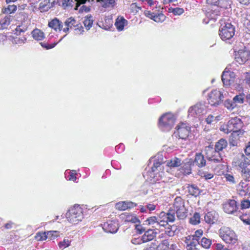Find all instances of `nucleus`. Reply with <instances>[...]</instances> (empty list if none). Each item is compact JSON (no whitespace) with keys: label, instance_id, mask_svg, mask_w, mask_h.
<instances>
[{"label":"nucleus","instance_id":"a878e982","mask_svg":"<svg viewBox=\"0 0 250 250\" xmlns=\"http://www.w3.org/2000/svg\"><path fill=\"white\" fill-rule=\"evenodd\" d=\"M31 34L33 38L37 41H42L45 37L44 33L37 28L34 29Z\"/></svg>","mask_w":250,"mask_h":250},{"label":"nucleus","instance_id":"79ce46f5","mask_svg":"<svg viewBox=\"0 0 250 250\" xmlns=\"http://www.w3.org/2000/svg\"><path fill=\"white\" fill-rule=\"evenodd\" d=\"M242 177L246 181L250 182V169L243 168L241 170Z\"/></svg>","mask_w":250,"mask_h":250},{"label":"nucleus","instance_id":"5701e85b","mask_svg":"<svg viewBox=\"0 0 250 250\" xmlns=\"http://www.w3.org/2000/svg\"><path fill=\"white\" fill-rule=\"evenodd\" d=\"M76 23V21L74 18L71 17L67 19L64 22V25L66 27L63 28V32L65 33H68L70 29H71L73 27H75Z\"/></svg>","mask_w":250,"mask_h":250},{"label":"nucleus","instance_id":"2f4dec72","mask_svg":"<svg viewBox=\"0 0 250 250\" xmlns=\"http://www.w3.org/2000/svg\"><path fill=\"white\" fill-rule=\"evenodd\" d=\"M221 120V116L217 115L214 116L211 114L209 115L206 119V122L208 124H216L218 121Z\"/></svg>","mask_w":250,"mask_h":250},{"label":"nucleus","instance_id":"052dcab7","mask_svg":"<svg viewBox=\"0 0 250 250\" xmlns=\"http://www.w3.org/2000/svg\"><path fill=\"white\" fill-rule=\"evenodd\" d=\"M57 44V43H54L51 44H47L43 42H41V45L42 46L43 48H46V49H51L54 47Z\"/></svg>","mask_w":250,"mask_h":250},{"label":"nucleus","instance_id":"ea45409f","mask_svg":"<svg viewBox=\"0 0 250 250\" xmlns=\"http://www.w3.org/2000/svg\"><path fill=\"white\" fill-rule=\"evenodd\" d=\"M170 247H169L168 242L167 240H165L160 243L157 247V250H170Z\"/></svg>","mask_w":250,"mask_h":250},{"label":"nucleus","instance_id":"423d86ee","mask_svg":"<svg viewBox=\"0 0 250 250\" xmlns=\"http://www.w3.org/2000/svg\"><path fill=\"white\" fill-rule=\"evenodd\" d=\"M234 27L230 23H226L221 25L219 31V35L223 41L230 40L234 35Z\"/></svg>","mask_w":250,"mask_h":250},{"label":"nucleus","instance_id":"dca6fc26","mask_svg":"<svg viewBox=\"0 0 250 250\" xmlns=\"http://www.w3.org/2000/svg\"><path fill=\"white\" fill-rule=\"evenodd\" d=\"M103 229L105 232L114 233L117 231L119 227L115 221H109L104 224Z\"/></svg>","mask_w":250,"mask_h":250},{"label":"nucleus","instance_id":"6ab92c4d","mask_svg":"<svg viewBox=\"0 0 250 250\" xmlns=\"http://www.w3.org/2000/svg\"><path fill=\"white\" fill-rule=\"evenodd\" d=\"M137 206L135 203L131 201H122L116 204L115 208L120 210H125L130 209Z\"/></svg>","mask_w":250,"mask_h":250},{"label":"nucleus","instance_id":"49530a36","mask_svg":"<svg viewBox=\"0 0 250 250\" xmlns=\"http://www.w3.org/2000/svg\"><path fill=\"white\" fill-rule=\"evenodd\" d=\"M166 16L162 13H155L153 20L157 22H162L165 21Z\"/></svg>","mask_w":250,"mask_h":250},{"label":"nucleus","instance_id":"f03ea898","mask_svg":"<svg viewBox=\"0 0 250 250\" xmlns=\"http://www.w3.org/2000/svg\"><path fill=\"white\" fill-rule=\"evenodd\" d=\"M219 236L227 244H234L237 242V236L230 228L222 227L219 230Z\"/></svg>","mask_w":250,"mask_h":250},{"label":"nucleus","instance_id":"f704fd0d","mask_svg":"<svg viewBox=\"0 0 250 250\" xmlns=\"http://www.w3.org/2000/svg\"><path fill=\"white\" fill-rule=\"evenodd\" d=\"M240 220L243 222L246 228L250 230V215L243 214L240 216Z\"/></svg>","mask_w":250,"mask_h":250},{"label":"nucleus","instance_id":"20e7f679","mask_svg":"<svg viewBox=\"0 0 250 250\" xmlns=\"http://www.w3.org/2000/svg\"><path fill=\"white\" fill-rule=\"evenodd\" d=\"M207 112V108L205 102H199L189 107L188 116L200 118Z\"/></svg>","mask_w":250,"mask_h":250},{"label":"nucleus","instance_id":"c756f323","mask_svg":"<svg viewBox=\"0 0 250 250\" xmlns=\"http://www.w3.org/2000/svg\"><path fill=\"white\" fill-rule=\"evenodd\" d=\"M228 143L226 140L221 139L219 140L215 144V149L214 150L220 152L227 146Z\"/></svg>","mask_w":250,"mask_h":250},{"label":"nucleus","instance_id":"37998d69","mask_svg":"<svg viewBox=\"0 0 250 250\" xmlns=\"http://www.w3.org/2000/svg\"><path fill=\"white\" fill-rule=\"evenodd\" d=\"M200 244L203 248L208 249L211 245V240L206 237H203L200 241Z\"/></svg>","mask_w":250,"mask_h":250},{"label":"nucleus","instance_id":"8fccbe9b","mask_svg":"<svg viewBox=\"0 0 250 250\" xmlns=\"http://www.w3.org/2000/svg\"><path fill=\"white\" fill-rule=\"evenodd\" d=\"M35 238L37 241H43L47 239L46 232H38Z\"/></svg>","mask_w":250,"mask_h":250},{"label":"nucleus","instance_id":"f3484780","mask_svg":"<svg viewBox=\"0 0 250 250\" xmlns=\"http://www.w3.org/2000/svg\"><path fill=\"white\" fill-rule=\"evenodd\" d=\"M243 134V130H237L232 132L229 138V142L230 146H237L239 143V139Z\"/></svg>","mask_w":250,"mask_h":250},{"label":"nucleus","instance_id":"b1692460","mask_svg":"<svg viewBox=\"0 0 250 250\" xmlns=\"http://www.w3.org/2000/svg\"><path fill=\"white\" fill-rule=\"evenodd\" d=\"M127 21L124 18L118 17L115 23V25L118 31H122L124 30V27L127 24Z\"/></svg>","mask_w":250,"mask_h":250},{"label":"nucleus","instance_id":"e433bc0d","mask_svg":"<svg viewBox=\"0 0 250 250\" xmlns=\"http://www.w3.org/2000/svg\"><path fill=\"white\" fill-rule=\"evenodd\" d=\"M71 240L68 238H64L62 241H60L58 244L59 248L63 250L70 246Z\"/></svg>","mask_w":250,"mask_h":250},{"label":"nucleus","instance_id":"a19ab883","mask_svg":"<svg viewBox=\"0 0 250 250\" xmlns=\"http://www.w3.org/2000/svg\"><path fill=\"white\" fill-rule=\"evenodd\" d=\"M189 193L193 196H196L199 193V189L195 185H192L188 187Z\"/></svg>","mask_w":250,"mask_h":250},{"label":"nucleus","instance_id":"774afa93","mask_svg":"<svg viewBox=\"0 0 250 250\" xmlns=\"http://www.w3.org/2000/svg\"><path fill=\"white\" fill-rule=\"evenodd\" d=\"M244 81L250 87V73H246Z\"/></svg>","mask_w":250,"mask_h":250},{"label":"nucleus","instance_id":"c85d7f7f","mask_svg":"<svg viewBox=\"0 0 250 250\" xmlns=\"http://www.w3.org/2000/svg\"><path fill=\"white\" fill-rule=\"evenodd\" d=\"M194 163L199 167H203L206 165V160L204 156L201 153L196 155Z\"/></svg>","mask_w":250,"mask_h":250},{"label":"nucleus","instance_id":"f8f14e48","mask_svg":"<svg viewBox=\"0 0 250 250\" xmlns=\"http://www.w3.org/2000/svg\"><path fill=\"white\" fill-rule=\"evenodd\" d=\"M161 162H155L151 168L152 172H153V177L156 180H159L163 178L164 172L163 171L164 166Z\"/></svg>","mask_w":250,"mask_h":250},{"label":"nucleus","instance_id":"6e6d98bb","mask_svg":"<svg viewBox=\"0 0 250 250\" xmlns=\"http://www.w3.org/2000/svg\"><path fill=\"white\" fill-rule=\"evenodd\" d=\"M135 227L136 232L139 234H142L143 232L145 231L146 229L142 225L136 224Z\"/></svg>","mask_w":250,"mask_h":250},{"label":"nucleus","instance_id":"72a5a7b5","mask_svg":"<svg viewBox=\"0 0 250 250\" xmlns=\"http://www.w3.org/2000/svg\"><path fill=\"white\" fill-rule=\"evenodd\" d=\"M11 21V16H6L4 18L0 21V29H3L6 28L10 24Z\"/></svg>","mask_w":250,"mask_h":250},{"label":"nucleus","instance_id":"f257e3e1","mask_svg":"<svg viewBox=\"0 0 250 250\" xmlns=\"http://www.w3.org/2000/svg\"><path fill=\"white\" fill-rule=\"evenodd\" d=\"M68 221L72 224H77L83 218V208L79 205H75L66 213Z\"/></svg>","mask_w":250,"mask_h":250},{"label":"nucleus","instance_id":"3c124183","mask_svg":"<svg viewBox=\"0 0 250 250\" xmlns=\"http://www.w3.org/2000/svg\"><path fill=\"white\" fill-rule=\"evenodd\" d=\"M46 234L47 238L53 240L59 235V232L58 231H48L46 232Z\"/></svg>","mask_w":250,"mask_h":250},{"label":"nucleus","instance_id":"c9c22d12","mask_svg":"<svg viewBox=\"0 0 250 250\" xmlns=\"http://www.w3.org/2000/svg\"><path fill=\"white\" fill-rule=\"evenodd\" d=\"M195 237L192 236L190 243L186 246L187 250H194L196 249V246L199 244V240L194 238Z\"/></svg>","mask_w":250,"mask_h":250},{"label":"nucleus","instance_id":"a211bd4d","mask_svg":"<svg viewBox=\"0 0 250 250\" xmlns=\"http://www.w3.org/2000/svg\"><path fill=\"white\" fill-rule=\"evenodd\" d=\"M48 26L57 32H61L63 29L62 22L56 18L49 21Z\"/></svg>","mask_w":250,"mask_h":250},{"label":"nucleus","instance_id":"5fc2aeb1","mask_svg":"<svg viewBox=\"0 0 250 250\" xmlns=\"http://www.w3.org/2000/svg\"><path fill=\"white\" fill-rule=\"evenodd\" d=\"M171 12L174 15H181L184 12V10L182 8L176 7L172 8Z\"/></svg>","mask_w":250,"mask_h":250},{"label":"nucleus","instance_id":"864d4df0","mask_svg":"<svg viewBox=\"0 0 250 250\" xmlns=\"http://www.w3.org/2000/svg\"><path fill=\"white\" fill-rule=\"evenodd\" d=\"M240 206L242 209L249 208L250 207V200L249 199L242 200Z\"/></svg>","mask_w":250,"mask_h":250},{"label":"nucleus","instance_id":"a18cd8bd","mask_svg":"<svg viewBox=\"0 0 250 250\" xmlns=\"http://www.w3.org/2000/svg\"><path fill=\"white\" fill-rule=\"evenodd\" d=\"M245 96L243 94H240L239 95H236L233 98V100L236 104V105H237L238 104H243L244 101Z\"/></svg>","mask_w":250,"mask_h":250},{"label":"nucleus","instance_id":"6e6552de","mask_svg":"<svg viewBox=\"0 0 250 250\" xmlns=\"http://www.w3.org/2000/svg\"><path fill=\"white\" fill-rule=\"evenodd\" d=\"M206 151H207V155L208 159L212 164L220 163L223 158L220 152L217 151L209 146L206 147Z\"/></svg>","mask_w":250,"mask_h":250},{"label":"nucleus","instance_id":"bf43d9fd","mask_svg":"<svg viewBox=\"0 0 250 250\" xmlns=\"http://www.w3.org/2000/svg\"><path fill=\"white\" fill-rule=\"evenodd\" d=\"M222 0H207V2L208 4L220 6L221 1Z\"/></svg>","mask_w":250,"mask_h":250},{"label":"nucleus","instance_id":"de8ad7c7","mask_svg":"<svg viewBox=\"0 0 250 250\" xmlns=\"http://www.w3.org/2000/svg\"><path fill=\"white\" fill-rule=\"evenodd\" d=\"M242 156L244 158V160L240 163L239 166L242 168V169H243V168H247V167L250 165V161L243 154L242 155Z\"/></svg>","mask_w":250,"mask_h":250},{"label":"nucleus","instance_id":"bb28decb","mask_svg":"<svg viewBox=\"0 0 250 250\" xmlns=\"http://www.w3.org/2000/svg\"><path fill=\"white\" fill-rule=\"evenodd\" d=\"M144 224L147 225L152 226V227L156 228L159 226V220L158 217L152 216L148 218L146 221H145Z\"/></svg>","mask_w":250,"mask_h":250},{"label":"nucleus","instance_id":"393cba45","mask_svg":"<svg viewBox=\"0 0 250 250\" xmlns=\"http://www.w3.org/2000/svg\"><path fill=\"white\" fill-rule=\"evenodd\" d=\"M155 236V233L152 229H149L145 231L142 236V240L144 243L152 240Z\"/></svg>","mask_w":250,"mask_h":250},{"label":"nucleus","instance_id":"cd10ccee","mask_svg":"<svg viewBox=\"0 0 250 250\" xmlns=\"http://www.w3.org/2000/svg\"><path fill=\"white\" fill-rule=\"evenodd\" d=\"M182 165L181 160L177 158H174L167 162V166L170 168H175L180 166Z\"/></svg>","mask_w":250,"mask_h":250},{"label":"nucleus","instance_id":"aec40b11","mask_svg":"<svg viewBox=\"0 0 250 250\" xmlns=\"http://www.w3.org/2000/svg\"><path fill=\"white\" fill-rule=\"evenodd\" d=\"M101 4L102 8L105 10L113 9L117 5L118 0H97Z\"/></svg>","mask_w":250,"mask_h":250},{"label":"nucleus","instance_id":"338daca9","mask_svg":"<svg viewBox=\"0 0 250 250\" xmlns=\"http://www.w3.org/2000/svg\"><path fill=\"white\" fill-rule=\"evenodd\" d=\"M244 151L246 155L250 157V141L246 146Z\"/></svg>","mask_w":250,"mask_h":250},{"label":"nucleus","instance_id":"ddd939ff","mask_svg":"<svg viewBox=\"0 0 250 250\" xmlns=\"http://www.w3.org/2000/svg\"><path fill=\"white\" fill-rule=\"evenodd\" d=\"M250 58V52L246 50H240L235 53V60L239 64L245 63Z\"/></svg>","mask_w":250,"mask_h":250},{"label":"nucleus","instance_id":"69168bd1","mask_svg":"<svg viewBox=\"0 0 250 250\" xmlns=\"http://www.w3.org/2000/svg\"><path fill=\"white\" fill-rule=\"evenodd\" d=\"M215 249L216 250H230L229 249L220 243L216 244Z\"/></svg>","mask_w":250,"mask_h":250},{"label":"nucleus","instance_id":"39448f33","mask_svg":"<svg viewBox=\"0 0 250 250\" xmlns=\"http://www.w3.org/2000/svg\"><path fill=\"white\" fill-rule=\"evenodd\" d=\"M175 121V119L173 114H166L159 119V126L164 131H169L174 125Z\"/></svg>","mask_w":250,"mask_h":250},{"label":"nucleus","instance_id":"473e14b6","mask_svg":"<svg viewBox=\"0 0 250 250\" xmlns=\"http://www.w3.org/2000/svg\"><path fill=\"white\" fill-rule=\"evenodd\" d=\"M93 23V20L91 15H87L85 17L83 21V24L87 30L90 29L92 26Z\"/></svg>","mask_w":250,"mask_h":250},{"label":"nucleus","instance_id":"13d9d810","mask_svg":"<svg viewBox=\"0 0 250 250\" xmlns=\"http://www.w3.org/2000/svg\"><path fill=\"white\" fill-rule=\"evenodd\" d=\"M225 177L226 179V180L229 182H230L231 184H235V181L234 180V177L229 174H226L225 175Z\"/></svg>","mask_w":250,"mask_h":250},{"label":"nucleus","instance_id":"1a4fd4ad","mask_svg":"<svg viewBox=\"0 0 250 250\" xmlns=\"http://www.w3.org/2000/svg\"><path fill=\"white\" fill-rule=\"evenodd\" d=\"M238 208V205L234 200H229L223 204L224 211L229 214H237Z\"/></svg>","mask_w":250,"mask_h":250},{"label":"nucleus","instance_id":"9d476101","mask_svg":"<svg viewBox=\"0 0 250 250\" xmlns=\"http://www.w3.org/2000/svg\"><path fill=\"white\" fill-rule=\"evenodd\" d=\"M160 226L165 227L168 222H173L175 220L174 212H161L158 216Z\"/></svg>","mask_w":250,"mask_h":250},{"label":"nucleus","instance_id":"58836bf2","mask_svg":"<svg viewBox=\"0 0 250 250\" xmlns=\"http://www.w3.org/2000/svg\"><path fill=\"white\" fill-rule=\"evenodd\" d=\"M224 105L229 110H233L237 106L233 99L232 100H226L224 103Z\"/></svg>","mask_w":250,"mask_h":250},{"label":"nucleus","instance_id":"9b49d317","mask_svg":"<svg viewBox=\"0 0 250 250\" xmlns=\"http://www.w3.org/2000/svg\"><path fill=\"white\" fill-rule=\"evenodd\" d=\"M190 127L185 123H181L177 126V131L174 133L175 136L179 139L186 140L190 133Z\"/></svg>","mask_w":250,"mask_h":250},{"label":"nucleus","instance_id":"7c9ffc66","mask_svg":"<svg viewBox=\"0 0 250 250\" xmlns=\"http://www.w3.org/2000/svg\"><path fill=\"white\" fill-rule=\"evenodd\" d=\"M204 218L205 221L208 224H213L216 221L215 212H208L206 214Z\"/></svg>","mask_w":250,"mask_h":250},{"label":"nucleus","instance_id":"603ef678","mask_svg":"<svg viewBox=\"0 0 250 250\" xmlns=\"http://www.w3.org/2000/svg\"><path fill=\"white\" fill-rule=\"evenodd\" d=\"M125 221L130 222L133 223H140L139 220L134 215H128L125 218Z\"/></svg>","mask_w":250,"mask_h":250},{"label":"nucleus","instance_id":"4d7b16f0","mask_svg":"<svg viewBox=\"0 0 250 250\" xmlns=\"http://www.w3.org/2000/svg\"><path fill=\"white\" fill-rule=\"evenodd\" d=\"M49 8V5L43 4V3H41L40 4L39 9L40 11L42 12L47 11Z\"/></svg>","mask_w":250,"mask_h":250},{"label":"nucleus","instance_id":"4468645a","mask_svg":"<svg viewBox=\"0 0 250 250\" xmlns=\"http://www.w3.org/2000/svg\"><path fill=\"white\" fill-rule=\"evenodd\" d=\"M227 69L226 68L222 73V80L224 85H229L234 82L235 74L232 71L227 70Z\"/></svg>","mask_w":250,"mask_h":250},{"label":"nucleus","instance_id":"7ed1b4c3","mask_svg":"<svg viewBox=\"0 0 250 250\" xmlns=\"http://www.w3.org/2000/svg\"><path fill=\"white\" fill-rule=\"evenodd\" d=\"M173 207L178 219H183L187 217V211L185 207V202L181 197L177 196L175 198Z\"/></svg>","mask_w":250,"mask_h":250},{"label":"nucleus","instance_id":"09e8293b","mask_svg":"<svg viewBox=\"0 0 250 250\" xmlns=\"http://www.w3.org/2000/svg\"><path fill=\"white\" fill-rule=\"evenodd\" d=\"M17 10V6L15 5H8L7 7L2 10V12L5 14H11Z\"/></svg>","mask_w":250,"mask_h":250},{"label":"nucleus","instance_id":"680f3d73","mask_svg":"<svg viewBox=\"0 0 250 250\" xmlns=\"http://www.w3.org/2000/svg\"><path fill=\"white\" fill-rule=\"evenodd\" d=\"M26 39L24 37L21 38H16L14 39V42L16 44H22L25 43Z\"/></svg>","mask_w":250,"mask_h":250},{"label":"nucleus","instance_id":"0eeeda50","mask_svg":"<svg viewBox=\"0 0 250 250\" xmlns=\"http://www.w3.org/2000/svg\"><path fill=\"white\" fill-rule=\"evenodd\" d=\"M224 99L223 93L220 90L215 89L212 90L208 95V102L212 106L219 105Z\"/></svg>","mask_w":250,"mask_h":250},{"label":"nucleus","instance_id":"4c0bfd02","mask_svg":"<svg viewBox=\"0 0 250 250\" xmlns=\"http://www.w3.org/2000/svg\"><path fill=\"white\" fill-rule=\"evenodd\" d=\"M181 172L184 175H188L191 173L190 165L189 164H185L181 168Z\"/></svg>","mask_w":250,"mask_h":250},{"label":"nucleus","instance_id":"0e129e2a","mask_svg":"<svg viewBox=\"0 0 250 250\" xmlns=\"http://www.w3.org/2000/svg\"><path fill=\"white\" fill-rule=\"evenodd\" d=\"M229 129L228 126V124L226 125H224L222 126H221L220 129L221 131H223L225 133L228 134L229 132H231V130Z\"/></svg>","mask_w":250,"mask_h":250},{"label":"nucleus","instance_id":"c03bdc74","mask_svg":"<svg viewBox=\"0 0 250 250\" xmlns=\"http://www.w3.org/2000/svg\"><path fill=\"white\" fill-rule=\"evenodd\" d=\"M200 222V214L195 212L193 216L190 219V223L192 225H197Z\"/></svg>","mask_w":250,"mask_h":250},{"label":"nucleus","instance_id":"2eb2a0df","mask_svg":"<svg viewBox=\"0 0 250 250\" xmlns=\"http://www.w3.org/2000/svg\"><path fill=\"white\" fill-rule=\"evenodd\" d=\"M229 129L231 132L241 130L243 126V123L241 119L237 117L230 119L228 122Z\"/></svg>","mask_w":250,"mask_h":250},{"label":"nucleus","instance_id":"4be33fe9","mask_svg":"<svg viewBox=\"0 0 250 250\" xmlns=\"http://www.w3.org/2000/svg\"><path fill=\"white\" fill-rule=\"evenodd\" d=\"M29 25L30 22L29 21H23L20 25L17 26L15 30L13 31L14 34L17 36L21 35V33L24 32L27 30Z\"/></svg>","mask_w":250,"mask_h":250},{"label":"nucleus","instance_id":"412c9836","mask_svg":"<svg viewBox=\"0 0 250 250\" xmlns=\"http://www.w3.org/2000/svg\"><path fill=\"white\" fill-rule=\"evenodd\" d=\"M238 190L239 194L241 196L248 195L250 196V186L244 182H240Z\"/></svg>","mask_w":250,"mask_h":250},{"label":"nucleus","instance_id":"e2e57ef3","mask_svg":"<svg viewBox=\"0 0 250 250\" xmlns=\"http://www.w3.org/2000/svg\"><path fill=\"white\" fill-rule=\"evenodd\" d=\"M203 231L202 230L198 229V230H197L195 232L194 234L192 235V236L195 237L194 238L199 240V238L203 235Z\"/></svg>","mask_w":250,"mask_h":250}]
</instances>
